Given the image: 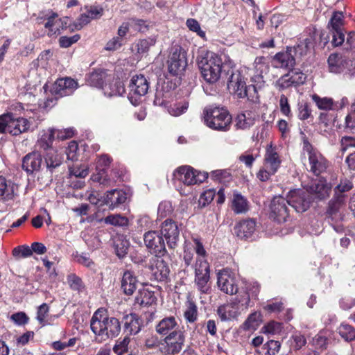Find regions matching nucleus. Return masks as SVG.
I'll use <instances>...</instances> for the list:
<instances>
[{
  "instance_id": "1",
  "label": "nucleus",
  "mask_w": 355,
  "mask_h": 355,
  "mask_svg": "<svg viewBox=\"0 0 355 355\" xmlns=\"http://www.w3.org/2000/svg\"><path fill=\"white\" fill-rule=\"evenodd\" d=\"M269 65L264 57H257L254 62V68L245 67L234 71L227 87L237 98L256 101L259 99L258 92L266 87L263 73H267Z\"/></svg>"
},
{
  "instance_id": "2",
  "label": "nucleus",
  "mask_w": 355,
  "mask_h": 355,
  "mask_svg": "<svg viewBox=\"0 0 355 355\" xmlns=\"http://www.w3.org/2000/svg\"><path fill=\"white\" fill-rule=\"evenodd\" d=\"M311 198L306 189H294L291 191L286 199L276 196L271 202V217L276 222H286L289 218L286 204L291 205L297 212H304L310 206Z\"/></svg>"
},
{
  "instance_id": "3",
  "label": "nucleus",
  "mask_w": 355,
  "mask_h": 355,
  "mask_svg": "<svg viewBox=\"0 0 355 355\" xmlns=\"http://www.w3.org/2000/svg\"><path fill=\"white\" fill-rule=\"evenodd\" d=\"M90 327L94 334L104 340L118 336L121 331L119 320L114 317L109 318L104 309H98L94 313Z\"/></svg>"
},
{
  "instance_id": "4",
  "label": "nucleus",
  "mask_w": 355,
  "mask_h": 355,
  "mask_svg": "<svg viewBox=\"0 0 355 355\" xmlns=\"http://www.w3.org/2000/svg\"><path fill=\"white\" fill-rule=\"evenodd\" d=\"M196 253L197 258L193 265L195 272L194 282L198 290L202 293H207L210 290L209 284L210 279L209 265L206 259L207 252L199 239H195Z\"/></svg>"
},
{
  "instance_id": "5",
  "label": "nucleus",
  "mask_w": 355,
  "mask_h": 355,
  "mask_svg": "<svg viewBox=\"0 0 355 355\" xmlns=\"http://www.w3.org/2000/svg\"><path fill=\"white\" fill-rule=\"evenodd\" d=\"M202 76L206 82L215 83L220 78L223 62L220 56L213 52H207L198 62Z\"/></svg>"
},
{
  "instance_id": "6",
  "label": "nucleus",
  "mask_w": 355,
  "mask_h": 355,
  "mask_svg": "<svg viewBox=\"0 0 355 355\" xmlns=\"http://www.w3.org/2000/svg\"><path fill=\"white\" fill-rule=\"evenodd\" d=\"M282 159L277 147L269 145L266 147L263 166L257 173V178L261 182L270 180L279 170Z\"/></svg>"
},
{
  "instance_id": "7",
  "label": "nucleus",
  "mask_w": 355,
  "mask_h": 355,
  "mask_svg": "<svg viewBox=\"0 0 355 355\" xmlns=\"http://www.w3.org/2000/svg\"><path fill=\"white\" fill-rule=\"evenodd\" d=\"M203 114L205 123L209 128L223 131L229 129L232 116L226 109L219 107H207L204 110Z\"/></svg>"
},
{
  "instance_id": "8",
  "label": "nucleus",
  "mask_w": 355,
  "mask_h": 355,
  "mask_svg": "<svg viewBox=\"0 0 355 355\" xmlns=\"http://www.w3.org/2000/svg\"><path fill=\"white\" fill-rule=\"evenodd\" d=\"M31 123L23 117H15L11 112L0 116V132H8L12 135H19L28 130Z\"/></svg>"
},
{
  "instance_id": "9",
  "label": "nucleus",
  "mask_w": 355,
  "mask_h": 355,
  "mask_svg": "<svg viewBox=\"0 0 355 355\" xmlns=\"http://www.w3.org/2000/svg\"><path fill=\"white\" fill-rule=\"evenodd\" d=\"M239 295L232 300L241 313L246 311L252 305L251 298L255 299L260 291L259 284L256 282L243 281Z\"/></svg>"
},
{
  "instance_id": "10",
  "label": "nucleus",
  "mask_w": 355,
  "mask_h": 355,
  "mask_svg": "<svg viewBox=\"0 0 355 355\" xmlns=\"http://www.w3.org/2000/svg\"><path fill=\"white\" fill-rule=\"evenodd\" d=\"M207 178L205 173L199 172L189 166H182L173 172L174 184L191 186L203 182Z\"/></svg>"
},
{
  "instance_id": "11",
  "label": "nucleus",
  "mask_w": 355,
  "mask_h": 355,
  "mask_svg": "<svg viewBox=\"0 0 355 355\" xmlns=\"http://www.w3.org/2000/svg\"><path fill=\"white\" fill-rule=\"evenodd\" d=\"M303 151L308 156L310 170L313 173L318 175L327 169V159L307 140L304 141Z\"/></svg>"
},
{
  "instance_id": "12",
  "label": "nucleus",
  "mask_w": 355,
  "mask_h": 355,
  "mask_svg": "<svg viewBox=\"0 0 355 355\" xmlns=\"http://www.w3.org/2000/svg\"><path fill=\"white\" fill-rule=\"evenodd\" d=\"M167 64L168 72L173 76L181 73L185 69L187 66L186 52L180 46L175 45L171 48Z\"/></svg>"
},
{
  "instance_id": "13",
  "label": "nucleus",
  "mask_w": 355,
  "mask_h": 355,
  "mask_svg": "<svg viewBox=\"0 0 355 355\" xmlns=\"http://www.w3.org/2000/svg\"><path fill=\"white\" fill-rule=\"evenodd\" d=\"M184 336L182 331H175L166 336L161 344L159 350L163 355H175L182 349Z\"/></svg>"
},
{
  "instance_id": "14",
  "label": "nucleus",
  "mask_w": 355,
  "mask_h": 355,
  "mask_svg": "<svg viewBox=\"0 0 355 355\" xmlns=\"http://www.w3.org/2000/svg\"><path fill=\"white\" fill-rule=\"evenodd\" d=\"M129 87L128 98L130 102L136 105L138 104L140 98L148 92L149 84L144 76L136 75L132 76Z\"/></svg>"
},
{
  "instance_id": "15",
  "label": "nucleus",
  "mask_w": 355,
  "mask_h": 355,
  "mask_svg": "<svg viewBox=\"0 0 355 355\" xmlns=\"http://www.w3.org/2000/svg\"><path fill=\"white\" fill-rule=\"evenodd\" d=\"M217 285L226 294L234 295L239 291L236 279L228 269H223L218 272Z\"/></svg>"
},
{
  "instance_id": "16",
  "label": "nucleus",
  "mask_w": 355,
  "mask_h": 355,
  "mask_svg": "<svg viewBox=\"0 0 355 355\" xmlns=\"http://www.w3.org/2000/svg\"><path fill=\"white\" fill-rule=\"evenodd\" d=\"M37 20L38 24H44L49 36L60 34V30L63 28V23L58 15L49 11L41 13Z\"/></svg>"
},
{
  "instance_id": "17",
  "label": "nucleus",
  "mask_w": 355,
  "mask_h": 355,
  "mask_svg": "<svg viewBox=\"0 0 355 355\" xmlns=\"http://www.w3.org/2000/svg\"><path fill=\"white\" fill-rule=\"evenodd\" d=\"M306 76L301 71H292L281 76L275 83V87L279 91L285 90L291 87H296L303 84Z\"/></svg>"
},
{
  "instance_id": "18",
  "label": "nucleus",
  "mask_w": 355,
  "mask_h": 355,
  "mask_svg": "<svg viewBox=\"0 0 355 355\" xmlns=\"http://www.w3.org/2000/svg\"><path fill=\"white\" fill-rule=\"evenodd\" d=\"M144 239L146 247L156 257H162L165 254L166 248L164 239L157 232L150 231L144 234Z\"/></svg>"
},
{
  "instance_id": "19",
  "label": "nucleus",
  "mask_w": 355,
  "mask_h": 355,
  "mask_svg": "<svg viewBox=\"0 0 355 355\" xmlns=\"http://www.w3.org/2000/svg\"><path fill=\"white\" fill-rule=\"evenodd\" d=\"M329 69L331 72L339 73L351 70L353 62L340 53H332L328 58Z\"/></svg>"
},
{
  "instance_id": "20",
  "label": "nucleus",
  "mask_w": 355,
  "mask_h": 355,
  "mask_svg": "<svg viewBox=\"0 0 355 355\" xmlns=\"http://www.w3.org/2000/svg\"><path fill=\"white\" fill-rule=\"evenodd\" d=\"M78 83L71 78L58 79L53 84L52 92L58 96L71 95L77 89Z\"/></svg>"
},
{
  "instance_id": "21",
  "label": "nucleus",
  "mask_w": 355,
  "mask_h": 355,
  "mask_svg": "<svg viewBox=\"0 0 355 355\" xmlns=\"http://www.w3.org/2000/svg\"><path fill=\"white\" fill-rule=\"evenodd\" d=\"M149 268L154 279L159 282L166 279L170 272L167 263L160 257L150 259Z\"/></svg>"
},
{
  "instance_id": "22",
  "label": "nucleus",
  "mask_w": 355,
  "mask_h": 355,
  "mask_svg": "<svg viewBox=\"0 0 355 355\" xmlns=\"http://www.w3.org/2000/svg\"><path fill=\"white\" fill-rule=\"evenodd\" d=\"M345 195L336 194L329 201L326 211L327 219L338 220L342 219L341 209L345 205Z\"/></svg>"
},
{
  "instance_id": "23",
  "label": "nucleus",
  "mask_w": 355,
  "mask_h": 355,
  "mask_svg": "<svg viewBox=\"0 0 355 355\" xmlns=\"http://www.w3.org/2000/svg\"><path fill=\"white\" fill-rule=\"evenodd\" d=\"M307 190L315 198L324 199L329 196L331 186L327 183L326 180L320 178L315 180L311 185L309 186Z\"/></svg>"
},
{
  "instance_id": "24",
  "label": "nucleus",
  "mask_w": 355,
  "mask_h": 355,
  "mask_svg": "<svg viewBox=\"0 0 355 355\" xmlns=\"http://www.w3.org/2000/svg\"><path fill=\"white\" fill-rule=\"evenodd\" d=\"M293 50L288 48L286 51L277 53L273 58V65L277 68L291 69L295 64Z\"/></svg>"
},
{
  "instance_id": "25",
  "label": "nucleus",
  "mask_w": 355,
  "mask_h": 355,
  "mask_svg": "<svg viewBox=\"0 0 355 355\" xmlns=\"http://www.w3.org/2000/svg\"><path fill=\"white\" fill-rule=\"evenodd\" d=\"M55 135V128H48L46 130H42L39 134L38 139L36 142V148L45 151V153L50 150V149H54L52 147V145Z\"/></svg>"
},
{
  "instance_id": "26",
  "label": "nucleus",
  "mask_w": 355,
  "mask_h": 355,
  "mask_svg": "<svg viewBox=\"0 0 355 355\" xmlns=\"http://www.w3.org/2000/svg\"><path fill=\"white\" fill-rule=\"evenodd\" d=\"M42 164V157L40 153L33 151L23 158L22 168L28 173H33L40 169Z\"/></svg>"
},
{
  "instance_id": "27",
  "label": "nucleus",
  "mask_w": 355,
  "mask_h": 355,
  "mask_svg": "<svg viewBox=\"0 0 355 355\" xmlns=\"http://www.w3.org/2000/svg\"><path fill=\"white\" fill-rule=\"evenodd\" d=\"M161 232L166 240L168 246L171 249L175 248L179 238L177 223H162Z\"/></svg>"
},
{
  "instance_id": "28",
  "label": "nucleus",
  "mask_w": 355,
  "mask_h": 355,
  "mask_svg": "<svg viewBox=\"0 0 355 355\" xmlns=\"http://www.w3.org/2000/svg\"><path fill=\"white\" fill-rule=\"evenodd\" d=\"M139 281L132 271L125 270L121 281V288L126 295H132L137 288Z\"/></svg>"
},
{
  "instance_id": "29",
  "label": "nucleus",
  "mask_w": 355,
  "mask_h": 355,
  "mask_svg": "<svg viewBox=\"0 0 355 355\" xmlns=\"http://www.w3.org/2000/svg\"><path fill=\"white\" fill-rule=\"evenodd\" d=\"M156 331L162 336H168L175 331H182L174 317H167L160 320L156 325Z\"/></svg>"
},
{
  "instance_id": "30",
  "label": "nucleus",
  "mask_w": 355,
  "mask_h": 355,
  "mask_svg": "<svg viewBox=\"0 0 355 355\" xmlns=\"http://www.w3.org/2000/svg\"><path fill=\"white\" fill-rule=\"evenodd\" d=\"M18 191V185L11 180H7L5 177L0 175V198L3 200L14 198Z\"/></svg>"
},
{
  "instance_id": "31",
  "label": "nucleus",
  "mask_w": 355,
  "mask_h": 355,
  "mask_svg": "<svg viewBox=\"0 0 355 355\" xmlns=\"http://www.w3.org/2000/svg\"><path fill=\"white\" fill-rule=\"evenodd\" d=\"M173 92L168 89V84L164 83L156 89L154 104L157 106L167 107L173 98Z\"/></svg>"
},
{
  "instance_id": "32",
  "label": "nucleus",
  "mask_w": 355,
  "mask_h": 355,
  "mask_svg": "<svg viewBox=\"0 0 355 355\" xmlns=\"http://www.w3.org/2000/svg\"><path fill=\"white\" fill-rule=\"evenodd\" d=\"M173 211L172 203L170 201H162L159 203L157 210L158 219L164 220V222H174L175 220H186L184 217L178 216L175 214L174 218L171 217Z\"/></svg>"
},
{
  "instance_id": "33",
  "label": "nucleus",
  "mask_w": 355,
  "mask_h": 355,
  "mask_svg": "<svg viewBox=\"0 0 355 355\" xmlns=\"http://www.w3.org/2000/svg\"><path fill=\"white\" fill-rule=\"evenodd\" d=\"M241 312L238 306L232 301L231 303L222 305L218 309V314L222 321H227L236 318Z\"/></svg>"
},
{
  "instance_id": "34",
  "label": "nucleus",
  "mask_w": 355,
  "mask_h": 355,
  "mask_svg": "<svg viewBox=\"0 0 355 355\" xmlns=\"http://www.w3.org/2000/svg\"><path fill=\"white\" fill-rule=\"evenodd\" d=\"M111 75H108L106 70L96 69L91 73L87 78V83L92 87H101L105 85V81L110 80Z\"/></svg>"
},
{
  "instance_id": "35",
  "label": "nucleus",
  "mask_w": 355,
  "mask_h": 355,
  "mask_svg": "<svg viewBox=\"0 0 355 355\" xmlns=\"http://www.w3.org/2000/svg\"><path fill=\"white\" fill-rule=\"evenodd\" d=\"M259 224L266 230V234L268 236H284L292 231L288 227V223H263V225L262 223Z\"/></svg>"
},
{
  "instance_id": "36",
  "label": "nucleus",
  "mask_w": 355,
  "mask_h": 355,
  "mask_svg": "<svg viewBox=\"0 0 355 355\" xmlns=\"http://www.w3.org/2000/svg\"><path fill=\"white\" fill-rule=\"evenodd\" d=\"M255 120L256 114L254 112L252 111H245L237 115L235 120V126L237 129H249L254 124Z\"/></svg>"
},
{
  "instance_id": "37",
  "label": "nucleus",
  "mask_w": 355,
  "mask_h": 355,
  "mask_svg": "<svg viewBox=\"0 0 355 355\" xmlns=\"http://www.w3.org/2000/svg\"><path fill=\"white\" fill-rule=\"evenodd\" d=\"M46 167L52 170L60 166L64 160L62 151L57 149H50L44 154Z\"/></svg>"
},
{
  "instance_id": "38",
  "label": "nucleus",
  "mask_w": 355,
  "mask_h": 355,
  "mask_svg": "<svg viewBox=\"0 0 355 355\" xmlns=\"http://www.w3.org/2000/svg\"><path fill=\"white\" fill-rule=\"evenodd\" d=\"M104 94L108 97L120 96L125 92L123 83L119 79H112V82L103 87Z\"/></svg>"
},
{
  "instance_id": "39",
  "label": "nucleus",
  "mask_w": 355,
  "mask_h": 355,
  "mask_svg": "<svg viewBox=\"0 0 355 355\" xmlns=\"http://www.w3.org/2000/svg\"><path fill=\"white\" fill-rule=\"evenodd\" d=\"M113 248L116 256L119 258L124 257L130 247V242L124 235L117 234L112 239Z\"/></svg>"
},
{
  "instance_id": "40",
  "label": "nucleus",
  "mask_w": 355,
  "mask_h": 355,
  "mask_svg": "<svg viewBox=\"0 0 355 355\" xmlns=\"http://www.w3.org/2000/svg\"><path fill=\"white\" fill-rule=\"evenodd\" d=\"M128 194L123 190L114 189L107 192L105 202L112 207H115L124 203Z\"/></svg>"
},
{
  "instance_id": "41",
  "label": "nucleus",
  "mask_w": 355,
  "mask_h": 355,
  "mask_svg": "<svg viewBox=\"0 0 355 355\" xmlns=\"http://www.w3.org/2000/svg\"><path fill=\"white\" fill-rule=\"evenodd\" d=\"M316 107L323 111H332L338 110V103L329 97H321L316 94L311 96Z\"/></svg>"
},
{
  "instance_id": "42",
  "label": "nucleus",
  "mask_w": 355,
  "mask_h": 355,
  "mask_svg": "<svg viewBox=\"0 0 355 355\" xmlns=\"http://www.w3.org/2000/svg\"><path fill=\"white\" fill-rule=\"evenodd\" d=\"M157 298L153 291L148 288L140 289L135 297V303L141 306H149L155 302Z\"/></svg>"
},
{
  "instance_id": "43",
  "label": "nucleus",
  "mask_w": 355,
  "mask_h": 355,
  "mask_svg": "<svg viewBox=\"0 0 355 355\" xmlns=\"http://www.w3.org/2000/svg\"><path fill=\"white\" fill-rule=\"evenodd\" d=\"M256 223H235L233 227L234 233L241 239L250 237L256 230Z\"/></svg>"
},
{
  "instance_id": "44",
  "label": "nucleus",
  "mask_w": 355,
  "mask_h": 355,
  "mask_svg": "<svg viewBox=\"0 0 355 355\" xmlns=\"http://www.w3.org/2000/svg\"><path fill=\"white\" fill-rule=\"evenodd\" d=\"M125 330L130 334L135 335L139 332L141 327L137 315L135 313H130L123 316Z\"/></svg>"
},
{
  "instance_id": "45",
  "label": "nucleus",
  "mask_w": 355,
  "mask_h": 355,
  "mask_svg": "<svg viewBox=\"0 0 355 355\" xmlns=\"http://www.w3.org/2000/svg\"><path fill=\"white\" fill-rule=\"evenodd\" d=\"M189 107V101L186 99L175 102L166 108L168 112L173 116H179L187 112Z\"/></svg>"
},
{
  "instance_id": "46",
  "label": "nucleus",
  "mask_w": 355,
  "mask_h": 355,
  "mask_svg": "<svg viewBox=\"0 0 355 355\" xmlns=\"http://www.w3.org/2000/svg\"><path fill=\"white\" fill-rule=\"evenodd\" d=\"M184 316L188 322L193 323L198 319V308L196 303L189 298L186 303V309L184 311Z\"/></svg>"
},
{
  "instance_id": "47",
  "label": "nucleus",
  "mask_w": 355,
  "mask_h": 355,
  "mask_svg": "<svg viewBox=\"0 0 355 355\" xmlns=\"http://www.w3.org/2000/svg\"><path fill=\"white\" fill-rule=\"evenodd\" d=\"M261 314L255 311L250 314L244 322L243 327L245 330H256L261 322Z\"/></svg>"
},
{
  "instance_id": "48",
  "label": "nucleus",
  "mask_w": 355,
  "mask_h": 355,
  "mask_svg": "<svg viewBox=\"0 0 355 355\" xmlns=\"http://www.w3.org/2000/svg\"><path fill=\"white\" fill-rule=\"evenodd\" d=\"M283 324L279 322L271 320L266 323L261 329L263 334L269 336L279 335L283 331Z\"/></svg>"
},
{
  "instance_id": "49",
  "label": "nucleus",
  "mask_w": 355,
  "mask_h": 355,
  "mask_svg": "<svg viewBox=\"0 0 355 355\" xmlns=\"http://www.w3.org/2000/svg\"><path fill=\"white\" fill-rule=\"evenodd\" d=\"M344 15L343 12L334 11L329 21L328 27L330 31L344 30Z\"/></svg>"
},
{
  "instance_id": "50",
  "label": "nucleus",
  "mask_w": 355,
  "mask_h": 355,
  "mask_svg": "<svg viewBox=\"0 0 355 355\" xmlns=\"http://www.w3.org/2000/svg\"><path fill=\"white\" fill-rule=\"evenodd\" d=\"M232 209L236 214H242L248 210V202L241 194H235L232 200Z\"/></svg>"
},
{
  "instance_id": "51",
  "label": "nucleus",
  "mask_w": 355,
  "mask_h": 355,
  "mask_svg": "<svg viewBox=\"0 0 355 355\" xmlns=\"http://www.w3.org/2000/svg\"><path fill=\"white\" fill-rule=\"evenodd\" d=\"M339 335L346 341H352L355 339V329L346 323H342L338 329Z\"/></svg>"
},
{
  "instance_id": "52",
  "label": "nucleus",
  "mask_w": 355,
  "mask_h": 355,
  "mask_svg": "<svg viewBox=\"0 0 355 355\" xmlns=\"http://www.w3.org/2000/svg\"><path fill=\"white\" fill-rule=\"evenodd\" d=\"M196 239H197L196 238ZM195 239H193V243L194 244L190 243V242H185L184 245V252L182 255L183 261H184V263L187 266H189L191 265V261L193 258V252H196V243H195Z\"/></svg>"
},
{
  "instance_id": "53",
  "label": "nucleus",
  "mask_w": 355,
  "mask_h": 355,
  "mask_svg": "<svg viewBox=\"0 0 355 355\" xmlns=\"http://www.w3.org/2000/svg\"><path fill=\"white\" fill-rule=\"evenodd\" d=\"M72 257L76 262L87 268H92L94 266V261L90 259L89 254L85 252L79 253L76 252L73 253Z\"/></svg>"
},
{
  "instance_id": "54",
  "label": "nucleus",
  "mask_w": 355,
  "mask_h": 355,
  "mask_svg": "<svg viewBox=\"0 0 355 355\" xmlns=\"http://www.w3.org/2000/svg\"><path fill=\"white\" fill-rule=\"evenodd\" d=\"M33 254L31 247L26 245H19L12 250V255L16 259L29 257Z\"/></svg>"
},
{
  "instance_id": "55",
  "label": "nucleus",
  "mask_w": 355,
  "mask_h": 355,
  "mask_svg": "<svg viewBox=\"0 0 355 355\" xmlns=\"http://www.w3.org/2000/svg\"><path fill=\"white\" fill-rule=\"evenodd\" d=\"M216 191L214 189H209L205 191L200 196L198 203L200 207H205L209 204L216 195Z\"/></svg>"
},
{
  "instance_id": "56",
  "label": "nucleus",
  "mask_w": 355,
  "mask_h": 355,
  "mask_svg": "<svg viewBox=\"0 0 355 355\" xmlns=\"http://www.w3.org/2000/svg\"><path fill=\"white\" fill-rule=\"evenodd\" d=\"M155 44V40L153 38H146L140 40L136 44L137 51L139 53H144L148 51L150 46Z\"/></svg>"
},
{
  "instance_id": "57",
  "label": "nucleus",
  "mask_w": 355,
  "mask_h": 355,
  "mask_svg": "<svg viewBox=\"0 0 355 355\" xmlns=\"http://www.w3.org/2000/svg\"><path fill=\"white\" fill-rule=\"evenodd\" d=\"M130 339L128 337H125L122 340H118L114 347V351L117 355L124 354L125 353H130L128 352V345Z\"/></svg>"
},
{
  "instance_id": "58",
  "label": "nucleus",
  "mask_w": 355,
  "mask_h": 355,
  "mask_svg": "<svg viewBox=\"0 0 355 355\" xmlns=\"http://www.w3.org/2000/svg\"><path fill=\"white\" fill-rule=\"evenodd\" d=\"M124 44L121 37L114 36L106 43L104 49L108 51H114L119 49Z\"/></svg>"
},
{
  "instance_id": "59",
  "label": "nucleus",
  "mask_w": 355,
  "mask_h": 355,
  "mask_svg": "<svg viewBox=\"0 0 355 355\" xmlns=\"http://www.w3.org/2000/svg\"><path fill=\"white\" fill-rule=\"evenodd\" d=\"M49 307L47 304L43 303L41 304L37 309V320L40 322V324L44 326L47 324V321L46 320V317L49 313Z\"/></svg>"
},
{
  "instance_id": "60",
  "label": "nucleus",
  "mask_w": 355,
  "mask_h": 355,
  "mask_svg": "<svg viewBox=\"0 0 355 355\" xmlns=\"http://www.w3.org/2000/svg\"><path fill=\"white\" fill-rule=\"evenodd\" d=\"M186 24L190 31L196 33L202 38L205 37V33L201 29L200 25L197 20L195 19H188Z\"/></svg>"
},
{
  "instance_id": "61",
  "label": "nucleus",
  "mask_w": 355,
  "mask_h": 355,
  "mask_svg": "<svg viewBox=\"0 0 355 355\" xmlns=\"http://www.w3.org/2000/svg\"><path fill=\"white\" fill-rule=\"evenodd\" d=\"M332 34V45L334 46H339L345 42L344 30L330 31Z\"/></svg>"
},
{
  "instance_id": "62",
  "label": "nucleus",
  "mask_w": 355,
  "mask_h": 355,
  "mask_svg": "<svg viewBox=\"0 0 355 355\" xmlns=\"http://www.w3.org/2000/svg\"><path fill=\"white\" fill-rule=\"evenodd\" d=\"M128 22L130 28L136 31L145 32L148 29V25L144 20L131 19Z\"/></svg>"
},
{
  "instance_id": "63",
  "label": "nucleus",
  "mask_w": 355,
  "mask_h": 355,
  "mask_svg": "<svg viewBox=\"0 0 355 355\" xmlns=\"http://www.w3.org/2000/svg\"><path fill=\"white\" fill-rule=\"evenodd\" d=\"M96 173H94L92 177L91 180L93 182H98L101 184H107L108 182V179L107 178V175L105 171V168H100L98 169L96 168Z\"/></svg>"
},
{
  "instance_id": "64",
  "label": "nucleus",
  "mask_w": 355,
  "mask_h": 355,
  "mask_svg": "<svg viewBox=\"0 0 355 355\" xmlns=\"http://www.w3.org/2000/svg\"><path fill=\"white\" fill-rule=\"evenodd\" d=\"M67 283L71 289L80 291L83 287V283L80 277L74 274H70L67 277Z\"/></svg>"
}]
</instances>
